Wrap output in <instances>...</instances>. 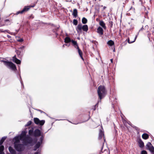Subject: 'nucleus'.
<instances>
[{
    "label": "nucleus",
    "instance_id": "nucleus-1",
    "mask_svg": "<svg viewBox=\"0 0 154 154\" xmlns=\"http://www.w3.org/2000/svg\"><path fill=\"white\" fill-rule=\"evenodd\" d=\"M22 141L23 143L25 145L28 144H32L33 143V140L29 136L26 135V132L22 131L21 134L15 137L13 139L14 146L20 143V140Z\"/></svg>",
    "mask_w": 154,
    "mask_h": 154
},
{
    "label": "nucleus",
    "instance_id": "nucleus-2",
    "mask_svg": "<svg viewBox=\"0 0 154 154\" xmlns=\"http://www.w3.org/2000/svg\"><path fill=\"white\" fill-rule=\"evenodd\" d=\"M97 93L100 100L103 98L106 94V91L104 86H99L98 88Z\"/></svg>",
    "mask_w": 154,
    "mask_h": 154
},
{
    "label": "nucleus",
    "instance_id": "nucleus-3",
    "mask_svg": "<svg viewBox=\"0 0 154 154\" xmlns=\"http://www.w3.org/2000/svg\"><path fill=\"white\" fill-rule=\"evenodd\" d=\"M1 61L3 62L4 64L8 68L14 70L16 69L15 65L12 62L8 61L2 60Z\"/></svg>",
    "mask_w": 154,
    "mask_h": 154
},
{
    "label": "nucleus",
    "instance_id": "nucleus-4",
    "mask_svg": "<svg viewBox=\"0 0 154 154\" xmlns=\"http://www.w3.org/2000/svg\"><path fill=\"white\" fill-rule=\"evenodd\" d=\"M14 147L18 151H21L23 150L24 147L23 144H17L14 146Z\"/></svg>",
    "mask_w": 154,
    "mask_h": 154
},
{
    "label": "nucleus",
    "instance_id": "nucleus-5",
    "mask_svg": "<svg viewBox=\"0 0 154 154\" xmlns=\"http://www.w3.org/2000/svg\"><path fill=\"white\" fill-rule=\"evenodd\" d=\"M34 121L35 124L38 125H43L45 123V120H42L40 121L38 118H34Z\"/></svg>",
    "mask_w": 154,
    "mask_h": 154
},
{
    "label": "nucleus",
    "instance_id": "nucleus-6",
    "mask_svg": "<svg viewBox=\"0 0 154 154\" xmlns=\"http://www.w3.org/2000/svg\"><path fill=\"white\" fill-rule=\"evenodd\" d=\"M146 146L151 153L154 154V147L150 143H148Z\"/></svg>",
    "mask_w": 154,
    "mask_h": 154
},
{
    "label": "nucleus",
    "instance_id": "nucleus-7",
    "mask_svg": "<svg viewBox=\"0 0 154 154\" xmlns=\"http://www.w3.org/2000/svg\"><path fill=\"white\" fill-rule=\"evenodd\" d=\"M33 134V135L35 137H39L41 135V131L38 129L35 130Z\"/></svg>",
    "mask_w": 154,
    "mask_h": 154
},
{
    "label": "nucleus",
    "instance_id": "nucleus-8",
    "mask_svg": "<svg viewBox=\"0 0 154 154\" xmlns=\"http://www.w3.org/2000/svg\"><path fill=\"white\" fill-rule=\"evenodd\" d=\"M30 8V7L28 6H25L24 8L21 11H19L17 12V14H23L24 12L27 11Z\"/></svg>",
    "mask_w": 154,
    "mask_h": 154
},
{
    "label": "nucleus",
    "instance_id": "nucleus-9",
    "mask_svg": "<svg viewBox=\"0 0 154 154\" xmlns=\"http://www.w3.org/2000/svg\"><path fill=\"white\" fill-rule=\"evenodd\" d=\"M97 32L100 35H103V30L100 27H99L97 29Z\"/></svg>",
    "mask_w": 154,
    "mask_h": 154
},
{
    "label": "nucleus",
    "instance_id": "nucleus-10",
    "mask_svg": "<svg viewBox=\"0 0 154 154\" xmlns=\"http://www.w3.org/2000/svg\"><path fill=\"white\" fill-rule=\"evenodd\" d=\"M99 25L103 28V29H106V27L105 25V23L103 20H100L99 22Z\"/></svg>",
    "mask_w": 154,
    "mask_h": 154
},
{
    "label": "nucleus",
    "instance_id": "nucleus-11",
    "mask_svg": "<svg viewBox=\"0 0 154 154\" xmlns=\"http://www.w3.org/2000/svg\"><path fill=\"white\" fill-rule=\"evenodd\" d=\"M13 61L17 64H19L20 63V61L15 56L13 57Z\"/></svg>",
    "mask_w": 154,
    "mask_h": 154
},
{
    "label": "nucleus",
    "instance_id": "nucleus-12",
    "mask_svg": "<svg viewBox=\"0 0 154 154\" xmlns=\"http://www.w3.org/2000/svg\"><path fill=\"white\" fill-rule=\"evenodd\" d=\"M71 42H72L73 45L75 48H76L77 49H79V47L76 41L72 40H71Z\"/></svg>",
    "mask_w": 154,
    "mask_h": 154
},
{
    "label": "nucleus",
    "instance_id": "nucleus-13",
    "mask_svg": "<svg viewBox=\"0 0 154 154\" xmlns=\"http://www.w3.org/2000/svg\"><path fill=\"white\" fill-rule=\"evenodd\" d=\"M9 150L11 154H16L15 151L11 147H9Z\"/></svg>",
    "mask_w": 154,
    "mask_h": 154
},
{
    "label": "nucleus",
    "instance_id": "nucleus-14",
    "mask_svg": "<svg viewBox=\"0 0 154 154\" xmlns=\"http://www.w3.org/2000/svg\"><path fill=\"white\" fill-rule=\"evenodd\" d=\"M83 26L82 24H79L77 27L76 30L78 32L81 31L82 29Z\"/></svg>",
    "mask_w": 154,
    "mask_h": 154
},
{
    "label": "nucleus",
    "instance_id": "nucleus-15",
    "mask_svg": "<svg viewBox=\"0 0 154 154\" xmlns=\"http://www.w3.org/2000/svg\"><path fill=\"white\" fill-rule=\"evenodd\" d=\"M138 143L139 146L140 148H142L144 146V143L141 140H140L138 141Z\"/></svg>",
    "mask_w": 154,
    "mask_h": 154
},
{
    "label": "nucleus",
    "instance_id": "nucleus-16",
    "mask_svg": "<svg viewBox=\"0 0 154 154\" xmlns=\"http://www.w3.org/2000/svg\"><path fill=\"white\" fill-rule=\"evenodd\" d=\"M149 135L146 133H144L142 135V137L143 139L146 140L148 138Z\"/></svg>",
    "mask_w": 154,
    "mask_h": 154
},
{
    "label": "nucleus",
    "instance_id": "nucleus-17",
    "mask_svg": "<svg viewBox=\"0 0 154 154\" xmlns=\"http://www.w3.org/2000/svg\"><path fill=\"white\" fill-rule=\"evenodd\" d=\"M24 48V47L23 46L20 47L19 48L18 50L16 51V53L18 55H20V54L21 51L20 50Z\"/></svg>",
    "mask_w": 154,
    "mask_h": 154
},
{
    "label": "nucleus",
    "instance_id": "nucleus-18",
    "mask_svg": "<svg viewBox=\"0 0 154 154\" xmlns=\"http://www.w3.org/2000/svg\"><path fill=\"white\" fill-rule=\"evenodd\" d=\"M82 29L84 31L87 32L88 29V27L87 25L83 26Z\"/></svg>",
    "mask_w": 154,
    "mask_h": 154
},
{
    "label": "nucleus",
    "instance_id": "nucleus-19",
    "mask_svg": "<svg viewBox=\"0 0 154 154\" xmlns=\"http://www.w3.org/2000/svg\"><path fill=\"white\" fill-rule=\"evenodd\" d=\"M78 49V52L79 54V55L80 57H81V58L82 59V60H84L83 58V57L82 56V51H81V50H80L79 48V49Z\"/></svg>",
    "mask_w": 154,
    "mask_h": 154
},
{
    "label": "nucleus",
    "instance_id": "nucleus-20",
    "mask_svg": "<svg viewBox=\"0 0 154 154\" xmlns=\"http://www.w3.org/2000/svg\"><path fill=\"white\" fill-rule=\"evenodd\" d=\"M73 16L76 17L77 15V11L76 9H74L72 13Z\"/></svg>",
    "mask_w": 154,
    "mask_h": 154
},
{
    "label": "nucleus",
    "instance_id": "nucleus-21",
    "mask_svg": "<svg viewBox=\"0 0 154 154\" xmlns=\"http://www.w3.org/2000/svg\"><path fill=\"white\" fill-rule=\"evenodd\" d=\"M104 136V134L103 131H100L99 134V138L100 139H101Z\"/></svg>",
    "mask_w": 154,
    "mask_h": 154
},
{
    "label": "nucleus",
    "instance_id": "nucleus-22",
    "mask_svg": "<svg viewBox=\"0 0 154 154\" xmlns=\"http://www.w3.org/2000/svg\"><path fill=\"white\" fill-rule=\"evenodd\" d=\"M107 44L108 45L110 46H112L114 44V42L112 40H110L107 42Z\"/></svg>",
    "mask_w": 154,
    "mask_h": 154
},
{
    "label": "nucleus",
    "instance_id": "nucleus-23",
    "mask_svg": "<svg viewBox=\"0 0 154 154\" xmlns=\"http://www.w3.org/2000/svg\"><path fill=\"white\" fill-rule=\"evenodd\" d=\"M41 144V143L40 142H38L37 143V144L35 145V148L34 149V150H35L37 149L39 147Z\"/></svg>",
    "mask_w": 154,
    "mask_h": 154
},
{
    "label": "nucleus",
    "instance_id": "nucleus-24",
    "mask_svg": "<svg viewBox=\"0 0 154 154\" xmlns=\"http://www.w3.org/2000/svg\"><path fill=\"white\" fill-rule=\"evenodd\" d=\"M71 40L68 37H66L64 39V41L65 43H68L70 42H71Z\"/></svg>",
    "mask_w": 154,
    "mask_h": 154
},
{
    "label": "nucleus",
    "instance_id": "nucleus-25",
    "mask_svg": "<svg viewBox=\"0 0 154 154\" xmlns=\"http://www.w3.org/2000/svg\"><path fill=\"white\" fill-rule=\"evenodd\" d=\"M6 137H3L2 138V139H1V140L0 141V145H1L3 143V142H4L5 140L6 139Z\"/></svg>",
    "mask_w": 154,
    "mask_h": 154
},
{
    "label": "nucleus",
    "instance_id": "nucleus-26",
    "mask_svg": "<svg viewBox=\"0 0 154 154\" xmlns=\"http://www.w3.org/2000/svg\"><path fill=\"white\" fill-rule=\"evenodd\" d=\"M82 22L83 24H86L87 22V20L85 17H83L82 19Z\"/></svg>",
    "mask_w": 154,
    "mask_h": 154
},
{
    "label": "nucleus",
    "instance_id": "nucleus-27",
    "mask_svg": "<svg viewBox=\"0 0 154 154\" xmlns=\"http://www.w3.org/2000/svg\"><path fill=\"white\" fill-rule=\"evenodd\" d=\"M137 35H136L135 37L134 38V40L132 41H130V39L129 38H128V42L129 43H131L134 42H135V41L136 38H137Z\"/></svg>",
    "mask_w": 154,
    "mask_h": 154
},
{
    "label": "nucleus",
    "instance_id": "nucleus-28",
    "mask_svg": "<svg viewBox=\"0 0 154 154\" xmlns=\"http://www.w3.org/2000/svg\"><path fill=\"white\" fill-rule=\"evenodd\" d=\"M4 146H3L1 145L0 146V152H2L3 151L4 149Z\"/></svg>",
    "mask_w": 154,
    "mask_h": 154
},
{
    "label": "nucleus",
    "instance_id": "nucleus-29",
    "mask_svg": "<svg viewBox=\"0 0 154 154\" xmlns=\"http://www.w3.org/2000/svg\"><path fill=\"white\" fill-rule=\"evenodd\" d=\"M33 133V130L32 129H30L29 131V135L32 136Z\"/></svg>",
    "mask_w": 154,
    "mask_h": 154
},
{
    "label": "nucleus",
    "instance_id": "nucleus-30",
    "mask_svg": "<svg viewBox=\"0 0 154 154\" xmlns=\"http://www.w3.org/2000/svg\"><path fill=\"white\" fill-rule=\"evenodd\" d=\"M73 23L75 25H76L78 23L77 20L75 19H74L73 20Z\"/></svg>",
    "mask_w": 154,
    "mask_h": 154
},
{
    "label": "nucleus",
    "instance_id": "nucleus-31",
    "mask_svg": "<svg viewBox=\"0 0 154 154\" xmlns=\"http://www.w3.org/2000/svg\"><path fill=\"white\" fill-rule=\"evenodd\" d=\"M32 122L31 121H29L27 123V124L25 125L26 126H29L31 124Z\"/></svg>",
    "mask_w": 154,
    "mask_h": 154
},
{
    "label": "nucleus",
    "instance_id": "nucleus-32",
    "mask_svg": "<svg viewBox=\"0 0 154 154\" xmlns=\"http://www.w3.org/2000/svg\"><path fill=\"white\" fill-rule=\"evenodd\" d=\"M141 154H147V152L145 150H143L141 151Z\"/></svg>",
    "mask_w": 154,
    "mask_h": 154
},
{
    "label": "nucleus",
    "instance_id": "nucleus-33",
    "mask_svg": "<svg viewBox=\"0 0 154 154\" xmlns=\"http://www.w3.org/2000/svg\"><path fill=\"white\" fill-rule=\"evenodd\" d=\"M109 25L111 27H112V25H113V22H112L111 21H109Z\"/></svg>",
    "mask_w": 154,
    "mask_h": 154
},
{
    "label": "nucleus",
    "instance_id": "nucleus-34",
    "mask_svg": "<svg viewBox=\"0 0 154 154\" xmlns=\"http://www.w3.org/2000/svg\"><path fill=\"white\" fill-rule=\"evenodd\" d=\"M43 138H44V137L42 136V137H41L40 138V141H41V142L40 143H41L42 142V141L43 140Z\"/></svg>",
    "mask_w": 154,
    "mask_h": 154
},
{
    "label": "nucleus",
    "instance_id": "nucleus-35",
    "mask_svg": "<svg viewBox=\"0 0 154 154\" xmlns=\"http://www.w3.org/2000/svg\"><path fill=\"white\" fill-rule=\"evenodd\" d=\"M5 32H7L8 33H10L9 32V31L8 30H6L5 31Z\"/></svg>",
    "mask_w": 154,
    "mask_h": 154
},
{
    "label": "nucleus",
    "instance_id": "nucleus-36",
    "mask_svg": "<svg viewBox=\"0 0 154 154\" xmlns=\"http://www.w3.org/2000/svg\"><path fill=\"white\" fill-rule=\"evenodd\" d=\"M38 110L39 111H40L41 112H43L42 111V110H40L38 109Z\"/></svg>",
    "mask_w": 154,
    "mask_h": 154
},
{
    "label": "nucleus",
    "instance_id": "nucleus-37",
    "mask_svg": "<svg viewBox=\"0 0 154 154\" xmlns=\"http://www.w3.org/2000/svg\"><path fill=\"white\" fill-rule=\"evenodd\" d=\"M110 60H111V63H112V61H113L112 59H111Z\"/></svg>",
    "mask_w": 154,
    "mask_h": 154
},
{
    "label": "nucleus",
    "instance_id": "nucleus-38",
    "mask_svg": "<svg viewBox=\"0 0 154 154\" xmlns=\"http://www.w3.org/2000/svg\"><path fill=\"white\" fill-rule=\"evenodd\" d=\"M35 154H38V152H35Z\"/></svg>",
    "mask_w": 154,
    "mask_h": 154
},
{
    "label": "nucleus",
    "instance_id": "nucleus-39",
    "mask_svg": "<svg viewBox=\"0 0 154 154\" xmlns=\"http://www.w3.org/2000/svg\"><path fill=\"white\" fill-rule=\"evenodd\" d=\"M0 154H4V153L3 152H0Z\"/></svg>",
    "mask_w": 154,
    "mask_h": 154
},
{
    "label": "nucleus",
    "instance_id": "nucleus-40",
    "mask_svg": "<svg viewBox=\"0 0 154 154\" xmlns=\"http://www.w3.org/2000/svg\"><path fill=\"white\" fill-rule=\"evenodd\" d=\"M23 41L22 39H21L20 40V42H22Z\"/></svg>",
    "mask_w": 154,
    "mask_h": 154
},
{
    "label": "nucleus",
    "instance_id": "nucleus-41",
    "mask_svg": "<svg viewBox=\"0 0 154 154\" xmlns=\"http://www.w3.org/2000/svg\"><path fill=\"white\" fill-rule=\"evenodd\" d=\"M5 21H8V20H6Z\"/></svg>",
    "mask_w": 154,
    "mask_h": 154
},
{
    "label": "nucleus",
    "instance_id": "nucleus-42",
    "mask_svg": "<svg viewBox=\"0 0 154 154\" xmlns=\"http://www.w3.org/2000/svg\"><path fill=\"white\" fill-rule=\"evenodd\" d=\"M8 38H9V37H10V36H8Z\"/></svg>",
    "mask_w": 154,
    "mask_h": 154
},
{
    "label": "nucleus",
    "instance_id": "nucleus-43",
    "mask_svg": "<svg viewBox=\"0 0 154 154\" xmlns=\"http://www.w3.org/2000/svg\"><path fill=\"white\" fill-rule=\"evenodd\" d=\"M63 47H64V45H63Z\"/></svg>",
    "mask_w": 154,
    "mask_h": 154
},
{
    "label": "nucleus",
    "instance_id": "nucleus-44",
    "mask_svg": "<svg viewBox=\"0 0 154 154\" xmlns=\"http://www.w3.org/2000/svg\"><path fill=\"white\" fill-rule=\"evenodd\" d=\"M33 6H31V7H33Z\"/></svg>",
    "mask_w": 154,
    "mask_h": 154
}]
</instances>
